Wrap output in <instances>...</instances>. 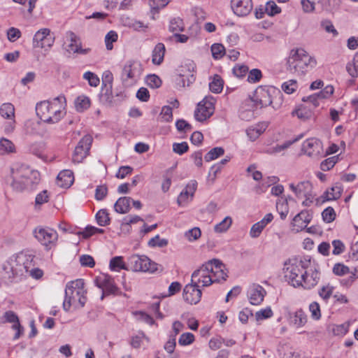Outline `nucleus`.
Instances as JSON below:
<instances>
[{
  "mask_svg": "<svg viewBox=\"0 0 358 358\" xmlns=\"http://www.w3.org/2000/svg\"><path fill=\"white\" fill-rule=\"evenodd\" d=\"M83 78L87 80L89 85L92 87H97L100 83L98 76L91 71L85 72L83 74Z\"/></svg>",
  "mask_w": 358,
  "mask_h": 358,
  "instance_id": "nucleus-50",
  "label": "nucleus"
},
{
  "mask_svg": "<svg viewBox=\"0 0 358 358\" xmlns=\"http://www.w3.org/2000/svg\"><path fill=\"white\" fill-rule=\"evenodd\" d=\"M95 283L97 287L101 288L103 290V294H113L115 293L117 287L114 284L113 279L105 274H102L95 279ZM103 298V296H101V299Z\"/></svg>",
  "mask_w": 358,
  "mask_h": 358,
  "instance_id": "nucleus-21",
  "label": "nucleus"
},
{
  "mask_svg": "<svg viewBox=\"0 0 358 358\" xmlns=\"http://www.w3.org/2000/svg\"><path fill=\"white\" fill-rule=\"evenodd\" d=\"M292 115L296 116L302 121H306L313 117V112L308 107L301 106L292 112Z\"/></svg>",
  "mask_w": 358,
  "mask_h": 358,
  "instance_id": "nucleus-32",
  "label": "nucleus"
},
{
  "mask_svg": "<svg viewBox=\"0 0 358 358\" xmlns=\"http://www.w3.org/2000/svg\"><path fill=\"white\" fill-rule=\"evenodd\" d=\"M201 294L200 287L191 282L184 287L182 297L187 303L196 304L201 300Z\"/></svg>",
  "mask_w": 358,
  "mask_h": 358,
  "instance_id": "nucleus-15",
  "label": "nucleus"
},
{
  "mask_svg": "<svg viewBox=\"0 0 358 358\" xmlns=\"http://www.w3.org/2000/svg\"><path fill=\"white\" fill-rule=\"evenodd\" d=\"M208 264H210L209 267L212 268V271H210V273L213 283L226 280L227 274L225 266L221 262L217 259H213L208 262Z\"/></svg>",
  "mask_w": 358,
  "mask_h": 358,
  "instance_id": "nucleus-16",
  "label": "nucleus"
},
{
  "mask_svg": "<svg viewBox=\"0 0 358 358\" xmlns=\"http://www.w3.org/2000/svg\"><path fill=\"white\" fill-rule=\"evenodd\" d=\"M194 341V336L192 333H184L180 335L178 343L180 345H187L192 343Z\"/></svg>",
  "mask_w": 358,
  "mask_h": 358,
  "instance_id": "nucleus-56",
  "label": "nucleus"
},
{
  "mask_svg": "<svg viewBox=\"0 0 358 358\" xmlns=\"http://www.w3.org/2000/svg\"><path fill=\"white\" fill-rule=\"evenodd\" d=\"M15 149V145L11 141L5 138H0V152L1 153L14 152Z\"/></svg>",
  "mask_w": 358,
  "mask_h": 358,
  "instance_id": "nucleus-41",
  "label": "nucleus"
},
{
  "mask_svg": "<svg viewBox=\"0 0 358 358\" xmlns=\"http://www.w3.org/2000/svg\"><path fill=\"white\" fill-rule=\"evenodd\" d=\"M142 67L139 62L129 61L124 66L122 77L125 80H136L140 77Z\"/></svg>",
  "mask_w": 358,
  "mask_h": 358,
  "instance_id": "nucleus-20",
  "label": "nucleus"
},
{
  "mask_svg": "<svg viewBox=\"0 0 358 358\" xmlns=\"http://www.w3.org/2000/svg\"><path fill=\"white\" fill-rule=\"evenodd\" d=\"M301 4L304 13H310L315 10V3L310 0H301Z\"/></svg>",
  "mask_w": 358,
  "mask_h": 358,
  "instance_id": "nucleus-63",
  "label": "nucleus"
},
{
  "mask_svg": "<svg viewBox=\"0 0 358 358\" xmlns=\"http://www.w3.org/2000/svg\"><path fill=\"white\" fill-rule=\"evenodd\" d=\"M289 199L292 200V199L291 197L281 196L276 201V210L282 220H285L289 213Z\"/></svg>",
  "mask_w": 358,
  "mask_h": 358,
  "instance_id": "nucleus-29",
  "label": "nucleus"
},
{
  "mask_svg": "<svg viewBox=\"0 0 358 358\" xmlns=\"http://www.w3.org/2000/svg\"><path fill=\"white\" fill-rule=\"evenodd\" d=\"M91 101L88 96L85 95L78 96L74 101L75 108L78 112H83L90 107Z\"/></svg>",
  "mask_w": 358,
  "mask_h": 358,
  "instance_id": "nucleus-31",
  "label": "nucleus"
},
{
  "mask_svg": "<svg viewBox=\"0 0 358 358\" xmlns=\"http://www.w3.org/2000/svg\"><path fill=\"white\" fill-rule=\"evenodd\" d=\"M7 36L10 41L14 42L20 38L21 31L17 28L11 27L7 31Z\"/></svg>",
  "mask_w": 358,
  "mask_h": 358,
  "instance_id": "nucleus-64",
  "label": "nucleus"
},
{
  "mask_svg": "<svg viewBox=\"0 0 358 358\" xmlns=\"http://www.w3.org/2000/svg\"><path fill=\"white\" fill-rule=\"evenodd\" d=\"M208 263L203 264L198 269L194 271L191 276V282L199 287H208L213 284L210 271L212 268Z\"/></svg>",
  "mask_w": 358,
  "mask_h": 358,
  "instance_id": "nucleus-11",
  "label": "nucleus"
},
{
  "mask_svg": "<svg viewBox=\"0 0 358 358\" xmlns=\"http://www.w3.org/2000/svg\"><path fill=\"white\" fill-rule=\"evenodd\" d=\"M165 53V47L162 43H158L152 51V63L156 65H159L164 59Z\"/></svg>",
  "mask_w": 358,
  "mask_h": 358,
  "instance_id": "nucleus-33",
  "label": "nucleus"
},
{
  "mask_svg": "<svg viewBox=\"0 0 358 358\" xmlns=\"http://www.w3.org/2000/svg\"><path fill=\"white\" fill-rule=\"evenodd\" d=\"M282 90L287 94L294 93L298 88V83L296 80H289L282 85Z\"/></svg>",
  "mask_w": 358,
  "mask_h": 358,
  "instance_id": "nucleus-45",
  "label": "nucleus"
},
{
  "mask_svg": "<svg viewBox=\"0 0 358 358\" xmlns=\"http://www.w3.org/2000/svg\"><path fill=\"white\" fill-rule=\"evenodd\" d=\"M92 142L91 136L86 135L82 138L79 141L78 145L76 147L73 155V162L75 163H80L88 155L90 146Z\"/></svg>",
  "mask_w": 358,
  "mask_h": 358,
  "instance_id": "nucleus-14",
  "label": "nucleus"
},
{
  "mask_svg": "<svg viewBox=\"0 0 358 358\" xmlns=\"http://www.w3.org/2000/svg\"><path fill=\"white\" fill-rule=\"evenodd\" d=\"M253 99L259 108L272 106L277 109L282 102L280 91L272 86L257 87Z\"/></svg>",
  "mask_w": 358,
  "mask_h": 358,
  "instance_id": "nucleus-6",
  "label": "nucleus"
},
{
  "mask_svg": "<svg viewBox=\"0 0 358 358\" xmlns=\"http://www.w3.org/2000/svg\"><path fill=\"white\" fill-rule=\"evenodd\" d=\"M273 220V215L271 213H267L260 221L255 223L250 230V236L252 238H256L260 236L264 229Z\"/></svg>",
  "mask_w": 358,
  "mask_h": 358,
  "instance_id": "nucleus-25",
  "label": "nucleus"
},
{
  "mask_svg": "<svg viewBox=\"0 0 358 358\" xmlns=\"http://www.w3.org/2000/svg\"><path fill=\"white\" fill-rule=\"evenodd\" d=\"M109 267L113 271H120V270H128L125 263L123 261V257L117 256L112 258L110 261Z\"/></svg>",
  "mask_w": 358,
  "mask_h": 358,
  "instance_id": "nucleus-35",
  "label": "nucleus"
},
{
  "mask_svg": "<svg viewBox=\"0 0 358 358\" xmlns=\"http://www.w3.org/2000/svg\"><path fill=\"white\" fill-rule=\"evenodd\" d=\"M334 92V88L332 85L326 86L321 92L316 93L320 99H329Z\"/></svg>",
  "mask_w": 358,
  "mask_h": 358,
  "instance_id": "nucleus-60",
  "label": "nucleus"
},
{
  "mask_svg": "<svg viewBox=\"0 0 358 358\" xmlns=\"http://www.w3.org/2000/svg\"><path fill=\"white\" fill-rule=\"evenodd\" d=\"M334 290V287L332 285H331L330 284H327V285H323L319 289V295L322 299L327 300L332 295Z\"/></svg>",
  "mask_w": 358,
  "mask_h": 358,
  "instance_id": "nucleus-49",
  "label": "nucleus"
},
{
  "mask_svg": "<svg viewBox=\"0 0 358 358\" xmlns=\"http://www.w3.org/2000/svg\"><path fill=\"white\" fill-rule=\"evenodd\" d=\"M262 132L263 131L257 127H250L246 131L248 138L252 141L257 139Z\"/></svg>",
  "mask_w": 358,
  "mask_h": 358,
  "instance_id": "nucleus-61",
  "label": "nucleus"
},
{
  "mask_svg": "<svg viewBox=\"0 0 358 358\" xmlns=\"http://www.w3.org/2000/svg\"><path fill=\"white\" fill-rule=\"evenodd\" d=\"M224 150L222 148L216 147L211 149L204 157L206 162L215 160L219 157L224 155Z\"/></svg>",
  "mask_w": 358,
  "mask_h": 358,
  "instance_id": "nucleus-44",
  "label": "nucleus"
},
{
  "mask_svg": "<svg viewBox=\"0 0 358 358\" xmlns=\"http://www.w3.org/2000/svg\"><path fill=\"white\" fill-rule=\"evenodd\" d=\"M66 99L59 95L50 100L41 101L36 104V112L39 119L45 123L59 122L66 113Z\"/></svg>",
  "mask_w": 358,
  "mask_h": 358,
  "instance_id": "nucleus-2",
  "label": "nucleus"
},
{
  "mask_svg": "<svg viewBox=\"0 0 358 358\" xmlns=\"http://www.w3.org/2000/svg\"><path fill=\"white\" fill-rule=\"evenodd\" d=\"M0 114L1 117L8 119L15 118V108L10 103H3L0 107Z\"/></svg>",
  "mask_w": 358,
  "mask_h": 358,
  "instance_id": "nucleus-36",
  "label": "nucleus"
},
{
  "mask_svg": "<svg viewBox=\"0 0 358 358\" xmlns=\"http://www.w3.org/2000/svg\"><path fill=\"white\" fill-rule=\"evenodd\" d=\"M265 12L270 16H273L281 12V9L273 1H269L265 5Z\"/></svg>",
  "mask_w": 358,
  "mask_h": 358,
  "instance_id": "nucleus-51",
  "label": "nucleus"
},
{
  "mask_svg": "<svg viewBox=\"0 0 358 358\" xmlns=\"http://www.w3.org/2000/svg\"><path fill=\"white\" fill-rule=\"evenodd\" d=\"M8 183L11 188L18 192L30 190L40 181V174L24 164H15L10 168Z\"/></svg>",
  "mask_w": 358,
  "mask_h": 358,
  "instance_id": "nucleus-1",
  "label": "nucleus"
},
{
  "mask_svg": "<svg viewBox=\"0 0 358 358\" xmlns=\"http://www.w3.org/2000/svg\"><path fill=\"white\" fill-rule=\"evenodd\" d=\"M49 200V194L47 190H43L38 194L35 199V208L40 209L41 205L47 203Z\"/></svg>",
  "mask_w": 358,
  "mask_h": 358,
  "instance_id": "nucleus-47",
  "label": "nucleus"
},
{
  "mask_svg": "<svg viewBox=\"0 0 358 358\" xmlns=\"http://www.w3.org/2000/svg\"><path fill=\"white\" fill-rule=\"evenodd\" d=\"M341 195V188L336 186L327 189L323 194V198L327 201L336 200Z\"/></svg>",
  "mask_w": 358,
  "mask_h": 358,
  "instance_id": "nucleus-37",
  "label": "nucleus"
},
{
  "mask_svg": "<svg viewBox=\"0 0 358 358\" xmlns=\"http://www.w3.org/2000/svg\"><path fill=\"white\" fill-rule=\"evenodd\" d=\"M132 201L131 197H121L115 203L114 208L115 212L124 214L129 212L130 209V203Z\"/></svg>",
  "mask_w": 358,
  "mask_h": 358,
  "instance_id": "nucleus-30",
  "label": "nucleus"
},
{
  "mask_svg": "<svg viewBox=\"0 0 358 358\" xmlns=\"http://www.w3.org/2000/svg\"><path fill=\"white\" fill-rule=\"evenodd\" d=\"M290 190L294 194L296 198L301 201L303 206H310L314 201L313 186L309 181H301L289 185Z\"/></svg>",
  "mask_w": 358,
  "mask_h": 358,
  "instance_id": "nucleus-7",
  "label": "nucleus"
},
{
  "mask_svg": "<svg viewBox=\"0 0 358 358\" xmlns=\"http://www.w3.org/2000/svg\"><path fill=\"white\" fill-rule=\"evenodd\" d=\"M210 90L213 93H220L223 89V80L218 75H215L209 83Z\"/></svg>",
  "mask_w": 358,
  "mask_h": 358,
  "instance_id": "nucleus-38",
  "label": "nucleus"
},
{
  "mask_svg": "<svg viewBox=\"0 0 358 358\" xmlns=\"http://www.w3.org/2000/svg\"><path fill=\"white\" fill-rule=\"evenodd\" d=\"M96 220L99 225L102 227L109 224L110 220L109 215L105 209H101L97 212L96 214Z\"/></svg>",
  "mask_w": 358,
  "mask_h": 358,
  "instance_id": "nucleus-42",
  "label": "nucleus"
},
{
  "mask_svg": "<svg viewBox=\"0 0 358 358\" xmlns=\"http://www.w3.org/2000/svg\"><path fill=\"white\" fill-rule=\"evenodd\" d=\"M117 39V34L115 31H109L106 37H105V43L106 45V48L109 50L113 49L112 43L115 42Z\"/></svg>",
  "mask_w": 358,
  "mask_h": 358,
  "instance_id": "nucleus-58",
  "label": "nucleus"
},
{
  "mask_svg": "<svg viewBox=\"0 0 358 358\" xmlns=\"http://www.w3.org/2000/svg\"><path fill=\"white\" fill-rule=\"evenodd\" d=\"M266 292L259 285H252L248 291V297L250 303L253 306H258L264 301Z\"/></svg>",
  "mask_w": 358,
  "mask_h": 358,
  "instance_id": "nucleus-23",
  "label": "nucleus"
},
{
  "mask_svg": "<svg viewBox=\"0 0 358 358\" xmlns=\"http://www.w3.org/2000/svg\"><path fill=\"white\" fill-rule=\"evenodd\" d=\"M262 74L260 70L254 69L249 72L248 76V81L251 83H255L260 80Z\"/></svg>",
  "mask_w": 358,
  "mask_h": 358,
  "instance_id": "nucleus-59",
  "label": "nucleus"
},
{
  "mask_svg": "<svg viewBox=\"0 0 358 358\" xmlns=\"http://www.w3.org/2000/svg\"><path fill=\"white\" fill-rule=\"evenodd\" d=\"M259 108L253 99H248L241 106L239 116L242 120L248 121L254 117L255 111Z\"/></svg>",
  "mask_w": 358,
  "mask_h": 358,
  "instance_id": "nucleus-24",
  "label": "nucleus"
},
{
  "mask_svg": "<svg viewBox=\"0 0 358 358\" xmlns=\"http://www.w3.org/2000/svg\"><path fill=\"white\" fill-rule=\"evenodd\" d=\"M87 291L82 279H77L67 283L65 289V299L63 308L69 311L73 307L75 309L83 308L87 301Z\"/></svg>",
  "mask_w": 358,
  "mask_h": 358,
  "instance_id": "nucleus-4",
  "label": "nucleus"
},
{
  "mask_svg": "<svg viewBox=\"0 0 358 358\" xmlns=\"http://www.w3.org/2000/svg\"><path fill=\"white\" fill-rule=\"evenodd\" d=\"M147 85L152 88H157L162 84L161 79L156 75H150L146 78Z\"/></svg>",
  "mask_w": 358,
  "mask_h": 358,
  "instance_id": "nucleus-57",
  "label": "nucleus"
},
{
  "mask_svg": "<svg viewBox=\"0 0 358 358\" xmlns=\"http://www.w3.org/2000/svg\"><path fill=\"white\" fill-rule=\"evenodd\" d=\"M312 217L308 211L302 210L296 215L291 222V230L298 233L306 228Z\"/></svg>",
  "mask_w": 358,
  "mask_h": 358,
  "instance_id": "nucleus-17",
  "label": "nucleus"
},
{
  "mask_svg": "<svg viewBox=\"0 0 358 358\" xmlns=\"http://www.w3.org/2000/svg\"><path fill=\"white\" fill-rule=\"evenodd\" d=\"M231 6L235 15L245 17L252 10L253 3L252 0H231Z\"/></svg>",
  "mask_w": 358,
  "mask_h": 358,
  "instance_id": "nucleus-19",
  "label": "nucleus"
},
{
  "mask_svg": "<svg viewBox=\"0 0 358 358\" xmlns=\"http://www.w3.org/2000/svg\"><path fill=\"white\" fill-rule=\"evenodd\" d=\"M309 310L311 313V317L315 320H318L321 317L320 306L317 302H313L309 306Z\"/></svg>",
  "mask_w": 358,
  "mask_h": 358,
  "instance_id": "nucleus-54",
  "label": "nucleus"
},
{
  "mask_svg": "<svg viewBox=\"0 0 358 358\" xmlns=\"http://www.w3.org/2000/svg\"><path fill=\"white\" fill-rule=\"evenodd\" d=\"M129 262L134 271L154 273L157 270V264L146 256L133 255Z\"/></svg>",
  "mask_w": 358,
  "mask_h": 358,
  "instance_id": "nucleus-9",
  "label": "nucleus"
},
{
  "mask_svg": "<svg viewBox=\"0 0 358 358\" xmlns=\"http://www.w3.org/2000/svg\"><path fill=\"white\" fill-rule=\"evenodd\" d=\"M211 52L214 59H220L225 55V48L221 43H214L211 46Z\"/></svg>",
  "mask_w": 358,
  "mask_h": 358,
  "instance_id": "nucleus-46",
  "label": "nucleus"
},
{
  "mask_svg": "<svg viewBox=\"0 0 358 358\" xmlns=\"http://www.w3.org/2000/svg\"><path fill=\"white\" fill-rule=\"evenodd\" d=\"M336 163V157H329V158L324 160L321 163L320 169L324 171H329L334 166Z\"/></svg>",
  "mask_w": 358,
  "mask_h": 358,
  "instance_id": "nucleus-62",
  "label": "nucleus"
},
{
  "mask_svg": "<svg viewBox=\"0 0 358 358\" xmlns=\"http://www.w3.org/2000/svg\"><path fill=\"white\" fill-rule=\"evenodd\" d=\"M74 181L73 173L68 169L60 171L57 177V184L61 187L68 188Z\"/></svg>",
  "mask_w": 358,
  "mask_h": 358,
  "instance_id": "nucleus-27",
  "label": "nucleus"
},
{
  "mask_svg": "<svg viewBox=\"0 0 358 358\" xmlns=\"http://www.w3.org/2000/svg\"><path fill=\"white\" fill-rule=\"evenodd\" d=\"M215 100L213 96H205L197 104L194 111V117L198 122H204L210 118L215 112Z\"/></svg>",
  "mask_w": 358,
  "mask_h": 358,
  "instance_id": "nucleus-8",
  "label": "nucleus"
},
{
  "mask_svg": "<svg viewBox=\"0 0 358 358\" xmlns=\"http://www.w3.org/2000/svg\"><path fill=\"white\" fill-rule=\"evenodd\" d=\"M273 315V310L271 307H266L257 311L255 314V319L257 322L271 318Z\"/></svg>",
  "mask_w": 358,
  "mask_h": 358,
  "instance_id": "nucleus-43",
  "label": "nucleus"
},
{
  "mask_svg": "<svg viewBox=\"0 0 358 358\" xmlns=\"http://www.w3.org/2000/svg\"><path fill=\"white\" fill-rule=\"evenodd\" d=\"M310 264V259L305 257H296L288 259L284 264L285 278L294 287H299L301 278L306 268Z\"/></svg>",
  "mask_w": 358,
  "mask_h": 358,
  "instance_id": "nucleus-5",
  "label": "nucleus"
},
{
  "mask_svg": "<svg viewBox=\"0 0 358 358\" xmlns=\"http://www.w3.org/2000/svg\"><path fill=\"white\" fill-rule=\"evenodd\" d=\"M323 220L327 223L333 222L336 218V213L331 207L324 209L322 213Z\"/></svg>",
  "mask_w": 358,
  "mask_h": 358,
  "instance_id": "nucleus-55",
  "label": "nucleus"
},
{
  "mask_svg": "<svg viewBox=\"0 0 358 358\" xmlns=\"http://www.w3.org/2000/svg\"><path fill=\"white\" fill-rule=\"evenodd\" d=\"M55 38L50 34V30L47 28L41 29L34 36L33 45L36 48L48 49L54 43Z\"/></svg>",
  "mask_w": 358,
  "mask_h": 358,
  "instance_id": "nucleus-13",
  "label": "nucleus"
},
{
  "mask_svg": "<svg viewBox=\"0 0 358 358\" xmlns=\"http://www.w3.org/2000/svg\"><path fill=\"white\" fill-rule=\"evenodd\" d=\"M320 280V273L316 266L310 264L308 268H306L303 276L301 278V282L299 283V287H303L305 289H309L315 287Z\"/></svg>",
  "mask_w": 358,
  "mask_h": 358,
  "instance_id": "nucleus-12",
  "label": "nucleus"
},
{
  "mask_svg": "<svg viewBox=\"0 0 358 358\" xmlns=\"http://www.w3.org/2000/svg\"><path fill=\"white\" fill-rule=\"evenodd\" d=\"M317 64L316 59L310 55L303 48H293L289 51L287 58V71L297 76L306 74L310 69L314 68Z\"/></svg>",
  "mask_w": 358,
  "mask_h": 358,
  "instance_id": "nucleus-3",
  "label": "nucleus"
},
{
  "mask_svg": "<svg viewBox=\"0 0 358 358\" xmlns=\"http://www.w3.org/2000/svg\"><path fill=\"white\" fill-rule=\"evenodd\" d=\"M232 222V218L230 216H227L215 225L214 231L218 234L226 232L231 227Z\"/></svg>",
  "mask_w": 358,
  "mask_h": 358,
  "instance_id": "nucleus-34",
  "label": "nucleus"
},
{
  "mask_svg": "<svg viewBox=\"0 0 358 358\" xmlns=\"http://www.w3.org/2000/svg\"><path fill=\"white\" fill-rule=\"evenodd\" d=\"M201 236V231L199 227H194L185 233V237L190 242L198 240Z\"/></svg>",
  "mask_w": 358,
  "mask_h": 358,
  "instance_id": "nucleus-48",
  "label": "nucleus"
},
{
  "mask_svg": "<svg viewBox=\"0 0 358 358\" xmlns=\"http://www.w3.org/2000/svg\"><path fill=\"white\" fill-rule=\"evenodd\" d=\"M302 150L310 157H317L322 152V143L315 138L307 139L303 143Z\"/></svg>",
  "mask_w": 358,
  "mask_h": 358,
  "instance_id": "nucleus-22",
  "label": "nucleus"
},
{
  "mask_svg": "<svg viewBox=\"0 0 358 358\" xmlns=\"http://www.w3.org/2000/svg\"><path fill=\"white\" fill-rule=\"evenodd\" d=\"M159 117L162 121L170 122L173 119L172 108L170 106H165L162 108L159 114Z\"/></svg>",
  "mask_w": 358,
  "mask_h": 358,
  "instance_id": "nucleus-53",
  "label": "nucleus"
},
{
  "mask_svg": "<svg viewBox=\"0 0 358 358\" xmlns=\"http://www.w3.org/2000/svg\"><path fill=\"white\" fill-rule=\"evenodd\" d=\"M169 29L170 31L174 34L182 31L185 29L182 20L179 17L172 19L170 21Z\"/></svg>",
  "mask_w": 358,
  "mask_h": 358,
  "instance_id": "nucleus-39",
  "label": "nucleus"
},
{
  "mask_svg": "<svg viewBox=\"0 0 358 358\" xmlns=\"http://www.w3.org/2000/svg\"><path fill=\"white\" fill-rule=\"evenodd\" d=\"M168 245V241L164 238H160L159 235L155 236V237L152 238L148 241V245L150 247H159L163 248Z\"/></svg>",
  "mask_w": 358,
  "mask_h": 358,
  "instance_id": "nucleus-52",
  "label": "nucleus"
},
{
  "mask_svg": "<svg viewBox=\"0 0 358 358\" xmlns=\"http://www.w3.org/2000/svg\"><path fill=\"white\" fill-rule=\"evenodd\" d=\"M346 70L352 77H358V52H356L352 62L347 64Z\"/></svg>",
  "mask_w": 358,
  "mask_h": 358,
  "instance_id": "nucleus-40",
  "label": "nucleus"
},
{
  "mask_svg": "<svg viewBox=\"0 0 358 358\" xmlns=\"http://www.w3.org/2000/svg\"><path fill=\"white\" fill-rule=\"evenodd\" d=\"M291 323L296 329H301L307 322V315L302 310H298L291 315Z\"/></svg>",
  "mask_w": 358,
  "mask_h": 358,
  "instance_id": "nucleus-28",
  "label": "nucleus"
},
{
  "mask_svg": "<svg viewBox=\"0 0 358 358\" xmlns=\"http://www.w3.org/2000/svg\"><path fill=\"white\" fill-rule=\"evenodd\" d=\"M196 187L197 182L196 180H190L179 194L177 199L178 204L179 206H184L192 201L196 190Z\"/></svg>",
  "mask_w": 358,
  "mask_h": 358,
  "instance_id": "nucleus-18",
  "label": "nucleus"
},
{
  "mask_svg": "<svg viewBox=\"0 0 358 358\" xmlns=\"http://www.w3.org/2000/svg\"><path fill=\"white\" fill-rule=\"evenodd\" d=\"M34 237L47 249L52 248L56 243L58 238L55 230L50 228L36 227L34 230Z\"/></svg>",
  "mask_w": 358,
  "mask_h": 358,
  "instance_id": "nucleus-10",
  "label": "nucleus"
},
{
  "mask_svg": "<svg viewBox=\"0 0 358 358\" xmlns=\"http://www.w3.org/2000/svg\"><path fill=\"white\" fill-rule=\"evenodd\" d=\"M66 50L71 53L85 54L87 52L86 50L81 48V42L80 38L73 32L69 34V43L66 46Z\"/></svg>",
  "mask_w": 358,
  "mask_h": 358,
  "instance_id": "nucleus-26",
  "label": "nucleus"
}]
</instances>
